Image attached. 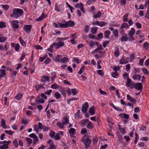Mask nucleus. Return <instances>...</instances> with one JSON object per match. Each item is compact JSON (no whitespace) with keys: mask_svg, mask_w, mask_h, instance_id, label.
I'll return each mask as SVG.
<instances>
[{"mask_svg":"<svg viewBox=\"0 0 149 149\" xmlns=\"http://www.w3.org/2000/svg\"><path fill=\"white\" fill-rule=\"evenodd\" d=\"M23 13L22 10L19 8H14L13 10V13L11 15L12 17H15L17 18L20 16L22 15Z\"/></svg>","mask_w":149,"mask_h":149,"instance_id":"nucleus-1","label":"nucleus"},{"mask_svg":"<svg viewBox=\"0 0 149 149\" xmlns=\"http://www.w3.org/2000/svg\"><path fill=\"white\" fill-rule=\"evenodd\" d=\"M5 132L6 133L10 135H12L14 133L13 131L10 130H6L5 131Z\"/></svg>","mask_w":149,"mask_h":149,"instance_id":"nucleus-35","label":"nucleus"},{"mask_svg":"<svg viewBox=\"0 0 149 149\" xmlns=\"http://www.w3.org/2000/svg\"><path fill=\"white\" fill-rule=\"evenodd\" d=\"M89 112L91 115H93L95 113V108L94 106H92L89 108Z\"/></svg>","mask_w":149,"mask_h":149,"instance_id":"nucleus-15","label":"nucleus"},{"mask_svg":"<svg viewBox=\"0 0 149 149\" xmlns=\"http://www.w3.org/2000/svg\"><path fill=\"white\" fill-rule=\"evenodd\" d=\"M51 61V59L50 58H47L44 61L45 63L46 64H48L50 61Z\"/></svg>","mask_w":149,"mask_h":149,"instance_id":"nucleus-60","label":"nucleus"},{"mask_svg":"<svg viewBox=\"0 0 149 149\" xmlns=\"http://www.w3.org/2000/svg\"><path fill=\"white\" fill-rule=\"evenodd\" d=\"M107 122L111 125H112L113 123L112 122V119L111 117H107Z\"/></svg>","mask_w":149,"mask_h":149,"instance_id":"nucleus-45","label":"nucleus"},{"mask_svg":"<svg viewBox=\"0 0 149 149\" xmlns=\"http://www.w3.org/2000/svg\"><path fill=\"white\" fill-rule=\"evenodd\" d=\"M119 116L122 118H124L125 119H128L129 118V116L126 114H120L119 115Z\"/></svg>","mask_w":149,"mask_h":149,"instance_id":"nucleus-28","label":"nucleus"},{"mask_svg":"<svg viewBox=\"0 0 149 149\" xmlns=\"http://www.w3.org/2000/svg\"><path fill=\"white\" fill-rule=\"evenodd\" d=\"M67 27H70L73 26L75 25L74 22L72 20H70L66 22Z\"/></svg>","mask_w":149,"mask_h":149,"instance_id":"nucleus-10","label":"nucleus"},{"mask_svg":"<svg viewBox=\"0 0 149 149\" xmlns=\"http://www.w3.org/2000/svg\"><path fill=\"white\" fill-rule=\"evenodd\" d=\"M96 25L102 27L104 26L106 24V23L102 21L99 22L98 21H96Z\"/></svg>","mask_w":149,"mask_h":149,"instance_id":"nucleus-16","label":"nucleus"},{"mask_svg":"<svg viewBox=\"0 0 149 149\" xmlns=\"http://www.w3.org/2000/svg\"><path fill=\"white\" fill-rule=\"evenodd\" d=\"M87 128L89 129H91L93 127V125H92V123L91 122L89 121L87 125Z\"/></svg>","mask_w":149,"mask_h":149,"instance_id":"nucleus-46","label":"nucleus"},{"mask_svg":"<svg viewBox=\"0 0 149 149\" xmlns=\"http://www.w3.org/2000/svg\"><path fill=\"white\" fill-rule=\"evenodd\" d=\"M45 85V84H44L36 85L35 86V88L36 89V91H38L41 88L45 89V87L43 86V85Z\"/></svg>","mask_w":149,"mask_h":149,"instance_id":"nucleus-11","label":"nucleus"},{"mask_svg":"<svg viewBox=\"0 0 149 149\" xmlns=\"http://www.w3.org/2000/svg\"><path fill=\"white\" fill-rule=\"evenodd\" d=\"M75 131L74 128H71L69 130V133L71 135L73 136L75 134Z\"/></svg>","mask_w":149,"mask_h":149,"instance_id":"nucleus-19","label":"nucleus"},{"mask_svg":"<svg viewBox=\"0 0 149 149\" xmlns=\"http://www.w3.org/2000/svg\"><path fill=\"white\" fill-rule=\"evenodd\" d=\"M25 141H26L27 143L29 144L28 146H29L32 143V140L29 138H26L25 139Z\"/></svg>","mask_w":149,"mask_h":149,"instance_id":"nucleus-25","label":"nucleus"},{"mask_svg":"<svg viewBox=\"0 0 149 149\" xmlns=\"http://www.w3.org/2000/svg\"><path fill=\"white\" fill-rule=\"evenodd\" d=\"M101 13L99 11L97 13L96 15H94V17L95 18H97L98 17H101Z\"/></svg>","mask_w":149,"mask_h":149,"instance_id":"nucleus-38","label":"nucleus"},{"mask_svg":"<svg viewBox=\"0 0 149 149\" xmlns=\"http://www.w3.org/2000/svg\"><path fill=\"white\" fill-rule=\"evenodd\" d=\"M58 26H60L61 28H67L66 23L65 24H62V23H58Z\"/></svg>","mask_w":149,"mask_h":149,"instance_id":"nucleus-39","label":"nucleus"},{"mask_svg":"<svg viewBox=\"0 0 149 149\" xmlns=\"http://www.w3.org/2000/svg\"><path fill=\"white\" fill-rule=\"evenodd\" d=\"M32 26L31 25H25L23 28V29L27 33H29L31 29Z\"/></svg>","mask_w":149,"mask_h":149,"instance_id":"nucleus-8","label":"nucleus"},{"mask_svg":"<svg viewBox=\"0 0 149 149\" xmlns=\"http://www.w3.org/2000/svg\"><path fill=\"white\" fill-rule=\"evenodd\" d=\"M11 143L10 141H2V144L3 145H2L0 146V149H6L8 148V145Z\"/></svg>","mask_w":149,"mask_h":149,"instance_id":"nucleus-4","label":"nucleus"},{"mask_svg":"<svg viewBox=\"0 0 149 149\" xmlns=\"http://www.w3.org/2000/svg\"><path fill=\"white\" fill-rule=\"evenodd\" d=\"M55 139L56 140H58L60 139V134H56L55 136Z\"/></svg>","mask_w":149,"mask_h":149,"instance_id":"nucleus-59","label":"nucleus"},{"mask_svg":"<svg viewBox=\"0 0 149 149\" xmlns=\"http://www.w3.org/2000/svg\"><path fill=\"white\" fill-rule=\"evenodd\" d=\"M47 17L46 15L44 13H42L41 16L38 18H37L36 21L39 22L41 21L43 18H45Z\"/></svg>","mask_w":149,"mask_h":149,"instance_id":"nucleus-12","label":"nucleus"},{"mask_svg":"<svg viewBox=\"0 0 149 149\" xmlns=\"http://www.w3.org/2000/svg\"><path fill=\"white\" fill-rule=\"evenodd\" d=\"M134 112L138 113L140 112V109L138 107H135L134 109Z\"/></svg>","mask_w":149,"mask_h":149,"instance_id":"nucleus-64","label":"nucleus"},{"mask_svg":"<svg viewBox=\"0 0 149 149\" xmlns=\"http://www.w3.org/2000/svg\"><path fill=\"white\" fill-rule=\"evenodd\" d=\"M143 48L147 49L149 48V44L147 42H145L143 45Z\"/></svg>","mask_w":149,"mask_h":149,"instance_id":"nucleus-36","label":"nucleus"},{"mask_svg":"<svg viewBox=\"0 0 149 149\" xmlns=\"http://www.w3.org/2000/svg\"><path fill=\"white\" fill-rule=\"evenodd\" d=\"M1 126L4 129H6L7 128V126L6 125V121L3 119H1Z\"/></svg>","mask_w":149,"mask_h":149,"instance_id":"nucleus-18","label":"nucleus"},{"mask_svg":"<svg viewBox=\"0 0 149 149\" xmlns=\"http://www.w3.org/2000/svg\"><path fill=\"white\" fill-rule=\"evenodd\" d=\"M135 24L137 28L139 29L141 28V25L140 23L137 22Z\"/></svg>","mask_w":149,"mask_h":149,"instance_id":"nucleus-63","label":"nucleus"},{"mask_svg":"<svg viewBox=\"0 0 149 149\" xmlns=\"http://www.w3.org/2000/svg\"><path fill=\"white\" fill-rule=\"evenodd\" d=\"M120 40L122 42L127 41L128 40V38L127 37L123 36L121 38Z\"/></svg>","mask_w":149,"mask_h":149,"instance_id":"nucleus-34","label":"nucleus"},{"mask_svg":"<svg viewBox=\"0 0 149 149\" xmlns=\"http://www.w3.org/2000/svg\"><path fill=\"white\" fill-rule=\"evenodd\" d=\"M131 80L129 77H127V82L126 84V86H128L130 87L131 86V84H132L131 83Z\"/></svg>","mask_w":149,"mask_h":149,"instance_id":"nucleus-26","label":"nucleus"},{"mask_svg":"<svg viewBox=\"0 0 149 149\" xmlns=\"http://www.w3.org/2000/svg\"><path fill=\"white\" fill-rule=\"evenodd\" d=\"M113 34L115 37L117 38L118 36V32L117 30L116 29H115L113 32Z\"/></svg>","mask_w":149,"mask_h":149,"instance_id":"nucleus-43","label":"nucleus"},{"mask_svg":"<svg viewBox=\"0 0 149 149\" xmlns=\"http://www.w3.org/2000/svg\"><path fill=\"white\" fill-rule=\"evenodd\" d=\"M68 61V58L67 57H64L61 59V61L62 63Z\"/></svg>","mask_w":149,"mask_h":149,"instance_id":"nucleus-50","label":"nucleus"},{"mask_svg":"<svg viewBox=\"0 0 149 149\" xmlns=\"http://www.w3.org/2000/svg\"><path fill=\"white\" fill-rule=\"evenodd\" d=\"M54 96L57 99H59L61 97V95L58 92H56L54 94Z\"/></svg>","mask_w":149,"mask_h":149,"instance_id":"nucleus-31","label":"nucleus"},{"mask_svg":"<svg viewBox=\"0 0 149 149\" xmlns=\"http://www.w3.org/2000/svg\"><path fill=\"white\" fill-rule=\"evenodd\" d=\"M89 107L88 104L87 102H85L81 107V111L84 113H87V109Z\"/></svg>","mask_w":149,"mask_h":149,"instance_id":"nucleus-6","label":"nucleus"},{"mask_svg":"<svg viewBox=\"0 0 149 149\" xmlns=\"http://www.w3.org/2000/svg\"><path fill=\"white\" fill-rule=\"evenodd\" d=\"M84 66L83 65L80 69V70L79 71L78 73L79 74H81L84 72Z\"/></svg>","mask_w":149,"mask_h":149,"instance_id":"nucleus-48","label":"nucleus"},{"mask_svg":"<svg viewBox=\"0 0 149 149\" xmlns=\"http://www.w3.org/2000/svg\"><path fill=\"white\" fill-rule=\"evenodd\" d=\"M111 33V32L110 31L107 30L105 31L104 32V36L106 38H108L109 37V36Z\"/></svg>","mask_w":149,"mask_h":149,"instance_id":"nucleus-29","label":"nucleus"},{"mask_svg":"<svg viewBox=\"0 0 149 149\" xmlns=\"http://www.w3.org/2000/svg\"><path fill=\"white\" fill-rule=\"evenodd\" d=\"M127 99L129 100L130 102H136V100L135 99L132 98L131 97L130 95H127Z\"/></svg>","mask_w":149,"mask_h":149,"instance_id":"nucleus-21","label":"nucleus"},{"mask_svg":"<svg viewBox=\"0 0 149 149\" xmlns=\"http://www.w3.org/2000/svg\"><path fill=\"white\" fill-rule=\"evenodd\" d=\"M7 40L6 38L3 36L1 34H0V42H4Z\"/></svg>","mask_w":149,"mask_h":149,"instance_id":"nucleus-22","label":"nucleus"},{"mask_svg":"<svg viewBox=\"0 0 149 149\" xmlns=\"http://www.w3.org/2000/svg\"><path fill=\"white\" fill-rule=\"evenodd\" d=\"M97 72L98 74L101 76H103L104 75V72L102 70H97Z\"/></svg>","mask_w":149,"mask_h":149,"instance_id":"nucleus-55","label":"nucleus"},{"mask_svg":"<svg viewBox=\"0 0 149 149\" xmlns=\"http://www.w3.org/2000/svg\"><path fill=\"white\" fill-rule=\"evenodd\" d=\"M36 101L38 104L43 103L44 102L45 100L42 99L40 98L39 99L36 100Z\"/></svg>","mask_w":149,"mask_h":149,"instance_id":"nucleus-33","label":"nucleus"},{"mask_svg":"<svg viewBox=\"0 0 149 149\" xmlns=\"http://www.w3.org/2000/svg\"><path fill=\"white\" fill-rule=\"evenodd\" d=\"M141 75L139 74H134L132 76V78L135 80L138 79L139 81L140 80Z\"/></svg>","mask_w":149,"mask_h":149,"instance_id":"nucleus-14","label":"nucleus"},{"mask_svg":"<svg viewBox=\"0 0 149 149\" xmlns=\"http://www.w3.org/2000/svg\"><path fill=\"white\" fill-rule=\"evenodd\" d=\"M135 30L134 28H132L131 31H129V33H128V36H133L135 33Z\"/></svg>","mask_w":149,"mask_h":149,"instance_id":"nucleus-24","label":"nucleus"},{"mask_svg":"<svg viewBox=\"0 0 149 149\" xmlns=\"http://www.w3.org/2000/svg\"><path fill=\"white\" fill-rule=\"evenodd\" d=\"M81 141L85 145V148L87 149L90 146L91 141L88 135H85L82 138Z\"/></svg>","mask_w":149,"mask_h":149,"instance_id":"nucleus-2","label":"nucleus"},{"mask_svg":"<svg viewBox=\"0 0 149 149\" xmlns=\"http://www.w3.org/2000/svg\"><path fill=\"white\" fill-rule=\"evenodd\" d=\"M58 85L56 84H54L51 86V88L54 89H56L58 88Z\"/></svg>","mask_w":149,"mask_h":149,"instance_id":"nucleus-44","label":"nucleus"},{"mask_svg":"<svg viewBox=\"0 0 149 149\" xmlns=\"http://www.w3.org/2000/svg\"><path fill=\"white\" fill-rule=\"evenodd\" d=\"M71 91L73 95H76V94L77 93V91H76V89L74 88L72 89Z\"/></svg>","mask_w":149,"mask_h":149,"instance_id":"nucleus-53","label":"nucleus"},{"mask_svg":"<svg viewBox=\"0 0 149 149\" xmlns=\"http://www.w3.org/2000/svg\"><path fill=\"white\" fill-rule=\"evenodd\" d=\"M60 55H58L57 56L56 58V62H60Z\"/></svg>","mask_w":149,"mask_h":149,"instance_id":"nucleus-62","label":"nucleus"},{"mask_svg":"<svg viewBox=\"0 0 149 149\" xmlns=\"http://www.w3.org/2000/svg\"><path fill=\"white\" fill-rule=\"evenodd\" d=\"M87 131L86 130V128H83L81 131V133L82 134H84L87 133Z\"/></svg>","mask_w":149,"mask_h":149,"instance_id":"nucleus-57","label":"nucleus"},{"mask_svg":"<svg viewBox=\"0 0 149 149\" xmlns=\"http://www.w3.org/2000/svg\"><path fill=\"white\" fill-rule=\"evenodd\" d=\"M19 42L21 45L24 46H25L26 45V43L23 40L22 38L21 37H20L19 38Z\"/></svg>","mask_w":149,"mask_h":149,"instance_id":"nucleus-23","label":"nucleus"},{"mask_svg":"<svg viewBox=\"0 0 149 149\" xmlns=\"http://www.w3.org/2000/svg\"><path fill=\"white\" fill-rule=\"evenodd\" d=\"M128 58H125L122 57L121 59H120L119 63L120 64H126L128 63Z\"/></svg>","mask_w":149,"mask_h":149,"instance_id":"nucleus-7","label":"nucleus"},{"mask_svg":"<svg viewBox=\"0 0 149 149\" xmlns=\"http://www.w3.org/2000/svg\"><path fill=\"white\" fill-rule=\"evenodd\" d=\"M135 88L138 90H141L142 88V85L141 83H137L134 84Z\"/></svg>","mask_w":149,"mask_h":149,"instance_id":"nucleus-9","label":"nucleus"},{"mask_svg":"<svg viewBox=\"0 0 149 149\" xmlns=\"http://www.w3.org/2000/svg\"><path fill=\"white\" fill-rule=\"evenodd\" d=\"M129 27L128 24L126 23H124L120 28V30H122L123 28L127 29Z\"/></svg>","mask_w":149,"mask_h":149,"instance_id":"nucleus-17","label":"nucleus"},{"mask_svg":"<svg viewBox=\"0 0 149 149\" xmlns=\"http://www.w3.org/2000/svg\"><path fill=\"white\" fill-rule=\"evenodd\" d=\"M55 132H54L52 131L49 134V136L52 138H53L55 136Z\"/></svg>","mask_w":149,"mask_h":149,"instance_id":"nucleus-58","label":"nucleus"},{"mask_svg":"<svg viewBox=\"0 0 149 149\" xmlns=\"http://www.w3.org/2000/svg\"><path fill=\"white\" fill-rule=\"evenodd\" d=\"M39 140L37 136H36L33 139V144L35 145L38 142Z\"/></svg>","mask_w":149,"mask_h":149,"instance_id":"nucleus-27","label":"nucleus"},{"mask_svg":"<svg viewBox=\"0 0 149 149\" xmlns=\"http://www.w3.org/2000/svg\"><path fill=\"white\" fill-rule=\"evenodd\" d=\"M83 6V4L81 3H77L75 6V7L77 8H79L80 9V8H81Z\"/></svg>","mask_w":149,"mask_h":149,"instance_id":"nucleus-49","label":"nucleus"},{"mask_svg":"<svg viewBox=\"0 0 149 149\" xmlns=\"http://www.w3.org/2000/svg\"><path fill=\"white\" fill-rule=\"evenodd\" d=\"M80 113V111L79 110H78L76 113L74 115L75 117L76 118H79V114Z\"/></svg>","mask_w":149,"mask_h":149,"instance_id":"nucleus-56","label":"nucleus"},{"mask_svg":"<svg viewBox=\"0 0 149 149\" xmlns=\"http://www.w3.org/2000/svg\"><path fill=\"white\" fill-rule=\"evenodd\" d=\"M6 27V25L4 22H1L0 23V28L2 29Z\"/></svg>","mask_w":149,"mask_h":149,"instance_id":"nucleus-42","label":"nucleus"},{"mask_svg":"<svg viewBox=\"0 0 149 149\" xmlns=\"http://www.w3.org/2000/svg\"><path fill=\"white\" fill-rule=\"evenodd\" d=\"M128 14H126L123 17V19L124 22H127L128 21V19L127 17H128Z\"/></svg>","mask_w":149,"mask_h":149,"instance_id":"nucleus-37","label":"nucleus"},{"mask_svg":"<svg viewBox=\"0 0 149 149\" xmlns=\"http://www.w3.org/2000/svg\"><path fill=\"white\" fill-rule=\"evenodd\" d=\"M43 126L42 125V123L40 122H39L38 123V127L40 129H42L43 127Z\"/></svg>","mask_w":149,"mask_h":149,"instance_id":"nucleus-61","label":"nucleus"},{"mask_svg":"<svg viewBox=\"0 0 149 149\" xmlns=\"http://www.w3.org/2000/svg\"><path fill=\"white\" fill-rule=\"evenodd\" d=\"M55 10L57 12L61 11L59 7L56 4H55Z\"/></svg>","mask_w":149,"mask_h":149,"instance_id":"nucleus-51","label":"nucleus"},{"mask_svg":"<svg viewBox=\"0 0 149 149\" xmlns=\"http://www.w3.org/2000/svg\"><path fill=\"white\" fill-rule=\"evenodd\" d=\"M56 125L61 128H63L64 127V125L62 123H61L60 122H58L57 123Z\"/></svg>","mask_w":149,"mask_h":149,"instance_id":"nucleus-41","label":"nucleus"},{"mask_svg":"<svg viewBox=\"0 0 149 149\" xmlns=\"http://www.w3.org/2000/svg\"><path fill=\"white\" fill-rule=\"evenodd\" d=\"M20 48V45L19 44H16L15 47V49L16 51L18 52Z\"/></svg>","mask_w":149,"mask_h":149,"instance_id":"nucleus-47","label":"nucleus"},{"mask_svg":"<svg viewBox=\"0 0 149 149\" xmlns=\"http://www.w3.org/2000/svg\"><path fill=\"white\" fill-rule=\"evenodd\" d=\"M22 95V94L19 93L15 96V98L17 100H19L20 99Z\"/></svg>","mask_w":149,"mask_h":149,"instance_id":"nucleus-40","label":"nucleus"},{"mask_svg":"<svg viewBox=\"0 0 149 149\" xmlns=\"http://www.w3.org/2000/svg\"><path fill=\"white\" fill-rule=\"evenodd\" d=\"M88 121V120L87 119H83L81 121V125L82 127L85 126L87 122Z\"/></svg>","mask_w":149,"mask_h":149,"instance_id":"nucleus-20","label":"nucleus"},{"mask_svg":"<svg viewBox=\"0 0 149 149\" xmlns=\"http://www.w3.org/2000/svg\"><path fill=\"white\" fill-rule=\"evenodd\" d=\"M119 49L117 48L114 52V55L116 57H117L119 55Z\"/></svg>","mask_w":149,"mask_h":149,"instance_id":"nucleus-30","label":"nucleus"},{"mask_svg":"<svg viewBox=\"0 0 149 149\" xmlns=\"http://www.w3.org/2000/svg\"><path fill=\"white\" fill-rule=\"evenodd\" d=\"M62 122L63 124L64 125H66V124L69 123V120L68 118L65 117L63 118L62 120Z\"/></svg>","mask_w":149,"mask_h":149,"instance_id":"nucleus-13","label":"nucleus"},{"mask_svg":"<svg viewBox=\"0 0 149 149\" xmlns=\"http://www.w3.org/2000/svg\"><path fill=\"white\" fill-rule=\"evenodd\" d=\"M118 75V73L116 72H113L111 74L112 76L114 78H116V76Z\"/></svg>","mask_w":149,"mask_h":149,"instance_id":"nucleus-52","label":"nucleus"},{"mask_svg":"<svg viewBox=\"0 0 149 149\" xmlns=\"http://www.w3.org/2000/svg\"><path fill=\"white\" fill-rule=\"evenodd\" d=\"M2 8L6 10H7L9 8V6L8 5H3L2 6Z\"/></svg>","mask_w":149,"mask_h":149,"instance_id":"nucleus-54","label":"nucleus"},{"mask_svg":"<svg viewBox=\"0 0 149 149\" xmlns=\"http://www.w3.org/2000/svg\"><path fill=\"white\" fill-rule=\"evenodd\" d=\"M98 28L96 27H93L91 29V32L93 34H95L97 31Z\"/></svg>","mask_w":149,"mask_h":149,"instance_id":"nucleus-32","label":"nucleus"},{"mask_svg":"<svg viewBox=\"0 0 149 149\" xmlns=\"http://www.w3.org/2000/svg\"><path fill=\"white\" fill-rule=\"evenodd\" d=\"M58 38H57V40L58 41V43L54 42L53 43V45H54V47L56 49H59L60 47L63 46L64 45V42L61 40L58 39Z\"/></svg>","mask_w":149,"mask_h":149,"instance_id":"nucleus-3","label":"nucleus"},{"mask_svg":"<svg viewBox=\"0 0 149 149\" xmlns=\"http://www.w3.org/2000/svg\"><path fill=\"white\" fill-rule=\"evenodd\" d=\"M18 20L12 21L11 22V24L14 29H18L19 27Z\"/></svg>","mask_w":149,"mask_h":149,"instance_id":"nucleus-5","label":"nucleus"}]
</instances>
